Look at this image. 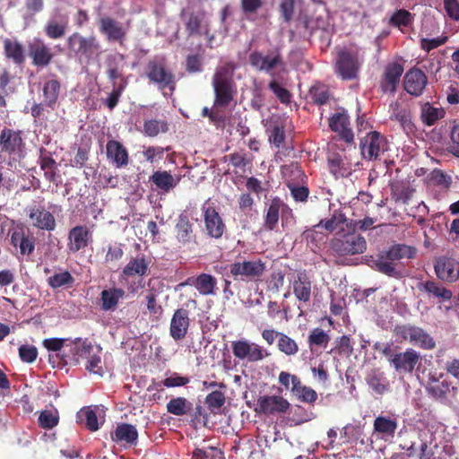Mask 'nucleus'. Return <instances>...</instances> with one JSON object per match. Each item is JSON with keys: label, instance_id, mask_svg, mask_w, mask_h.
I'll return each instance as SVG.
<instances>
[{"label": "nucleus", "instance_id": "nucleus-50", "mask_svg": "<svg viewBox=\"0 0 459 459\" xmlns=\"http://www.w3.org/2000/svg\"><path fill=\"white\" fill-rule=\"evenodd\" d=\"M414 15L405 9L396 10L389 19V24L403 31L404 27L413 23Z\"/></svg>", "mask_w": 459, "mask_h": 459}, {"label": "nucleus", "instance_id": "nucleus-31", "mask_svg": "<svg viewBox=\"0 0 459 459\" xmlns=\"http://www.w3.org/2000/svg\"><path fill=\"white\" fill-rule=\"evenodd\" d=\"M106 154L117 168L127 166L129 162L128 152L126 147L118 141L109 140L106 145Z\"/></svg>", "mask_w": 459, "mask_h": 459}, {"label": "nucleus", "instance_id": "nucleus-1", "mask_svg": "<svg viewBox=\"0 0 459 459\" xmlns=\"http://www.w3.org/2000/svg\"><path fill=\"white\" fill-rule=\"evenodd\" d=\"M380 351L394 369L401 375L412 374L421 364V356L417 351L408 348L402 351L401 347L393 342L383 343Z\"/></svg>", "mask_w": 459, "mask_h": 459}, {"label": "nucleus", "instance_id": "nucleus-40", "mask_svg": "<svg viewBox=\"0 0 459 459\" xmlns=\"http://www.w3.org/2000/svg\"><path fill=\"white\" fill-rule=\"evenodd\" d=\"M60 82L56 80H48L43 85V104L54 109L60 93Z\"/></svg>", "mask_w": 459, "mask_h": 459}, {"label": "nucleus", "instance_id": "nucleus-57", "mask_svg": "<svg viewBox=\"0 0 459 459\" xmlns=\"http://www.w3.org/2000/svg\"><path fill=\"white\" fill-rule=\"evenodd\" d=\"M269 143L277 149L283 147L285 143V128L282 125H273L269 130Z\"/></svg>", "mask_w": 459, "mask_h": 459}, {"label": "nucleus", "instance_id": "nucleus-15", "mask_svg": "<svg viewBox=\"0 0 459 459\" xmlns=\"http://www.w3.org/2000/svg\"><path fill=\"white\" fill-rule=\"evenodd\" d=\"M24 149L22 131L4 127L0 133V152L9 156L21 154Z\"/></svg>", "mask_w": 459, "mask_h": 459}, {"label": "nucleus", "instance_id": "nucleus-59", "mask_svg": "<svg viewBox=\"0 0 459 459\" xmlns=\"http://www.w3.org/2000/svg\"><path fill=\"white\" fill-rule=\"evenodd\" d=\"M297 389V391H293L292 394L299 401L307 403H314L317 400L316 392L309 386L303 385L301 381Z\"/></svg>", "mask_w": 459, "mask_h": 459}, {"label": "nucleus", "instance_id": "nucleus-48", "mask_svg": "<svg viewBox=\"0 0 459 459\" xmlns=\"http://www.w3.org/2000/svg\"><path fill=\"white\" fill-rule=\"evenodd\" d=\"M150 180L164 192H169L177 185L176 180L169 171H155Z\"/></svg>", "mask_w": 459, "mask_h": 459}, {"label": "nucleus", "instance_id": "nucleus-20", "mask_svg": "<svg viewBox=\"0 0 459 459\" xmlns=\"http://www.w3.org/2000/svg\"><path fill=\"white\" fill-rule=\"evenodd\" d=\"M249 63L255 69L273 75V70L283 65V59L279 52L264 56L259 51H253L249 55Z\"/></svg>", "mask_w": 459, "mask_h": 459}, {"label": "nucleus", "instance_id": "nucleus-9", "mask_svg": "<svg viewBox=\"0 0 459 459\" xmlns=\"http://www.w3.org/2000/svg\"><path fill=\"white\" fill-rule=\"evenodd\" d=\"M231 349L236 359L251 363L261 361L270 355L264 347L247 339L231 342Z\"/></svg>", "mask_w": 459, "mask_h": 459}, {"label": "nucleus", "instance_id": "nucleus-28", "mask_svg": "<svg viewBox=\"0 0 459 459\" xmlns=\"http://www.w3.org/2000/svg\"><path fill=\"white\" fill-rule=\"evenodd\" d=\"M280 211L282 213L285 212H291V209L280 197H274L272 199L264 215V227L265 230L272 231L277 228Z\"/></svg>", "mask_w": 459, "mask_h": 459}, {"label": "nucleus", "instance_id": "nucleus-47", "mask_svg": "<svg viewBox=\"0 0 459 459\" xmlns=\"http://www.w3.org/2000/svg\"><path fill=\"white\" fill-rule=\"evenodd\" d=\"M216 284V279L208 273L199 274L194 281V285L196 290L204 296L214 294Z\"/></svg>", "mask_w": 459, "mask_h": 459}, {"label": "nucleus", "instance_id": "nucleus-46", "mask_svg": "<svg viewBox=\"0 0 459 459\" xmlns=\"http://www.w3.org/2000/svg\"><path fill=\"white\" fill-rule=\"evenodd\" d=\"M411 342L424 350H432L436 346L435 340L421 327L414 325Z\"/></svg>", "mask_w": 459, "mask_h": 459}, {"label": "nucleus", "instance_id": "nucleus-56", "mask_svg": "<svg viewBox=\"0 0 459 459\" xmlns=\"http://www.w3.org/2000/svg\"><path fill=\"white\" fill-rule=\"evenodd\" d=\"M74 282V278L68 271L55 273L48 279V283L52 289H58L63 286H71Z\"/></svg>", "mask_w": 459, "mask_h": 459}, {"label": "nucleus", "instance_id": "nucleus-12", "mask_svg": "<svg viewBox=\"0 0 459 459\" xmlns=\"http://www.w3.org/2000/svg\"><path fill=\"white\" fill-rule=\"evenodd\" d=\"M444 374L437 372H430L427 381L426 390L429 396L437 401H446L448 394L452 390H455V387L452 385V383L443 378Z\"/></svg>", "mask_w": 459, "mask_h": 459}, {"label": "nucleus", "instance_id": "nucleus-2", "mask_svg": "<svg viewBox=\"0 0 459 459\" xmlns=\"http://www.w3.org/2000/svg\"><path fill=\"white\" fill-rule=\"evenodd\" d=\"M234 70L233 63H227L216 69L212 76L215 107L226 108L233 100L236 92L233 80Z\"/></svg>", "mask_w": 459, "mask_h": 459}, {"label": "nucleus", "instance_id": "nucleus-41", "mask_svg": "<svg viewBox=\"0 0 459 459\" xmlns=\"http://www.w3.org/2000/svg\"><path fill=\"white\" fill-rule=\"evenodd\" d=\"M328 169L332 175L337 178H345L351 174L350 164L339 154H333L328 158Z\"/></svg>", "mask_w": 459, "mask_h": 459}, {"label": "nucleus", "instance_id": "nucleus-3", "mask_svg": "<svg viewBox=\"0 0 459 459\" xmlns=\"http://www.w3.org/2000/svg\"><path fill=\"white\" fill-rule=\"evenodd\" d=\"M415 254V248L405 244H395L378 255L375 261L376 269L389 277L401 278L403 273L398 269L399 261L413 258Z\"/></svg>", "mask_w": 459, "mask_h": 459}, {"label": "nucleus", "instance_id": "nucleus-32", "mask_svg": "<svg viewBox=\"0 0 459 459\" xmlns=\"http://www.w3.org/2000/svg\"><path fill=\"white\" fill-rule=\"evenodd\" d=\"M293 294L299 302L307 303L311 299L312 282L304 273H299L292 283Z\"/></svg>", "mask_w": 459, "mask_h": 459}, {"label": "nucleus", "instance_id": "nucleus-21", "mask_svg": "<svg viewBox=\"0 0 459 459\" xmlns=\"http://www.w3.org/2000/svg\"><path fill=\"white\" fill-rule=\"evenodd\" d=\"M92 242V233L85 225H78L68 232L67 247L71 253L85 249Z\"/></svg>", "mask_w": 459, "mask_h": 459}, {"label": "nucleus", "instance_id": "nucleus-64", "mask_svg": "<svg viewBox=\"0 0 459 459\" xmlns=\"http://www.w3.org/2000/svg\"><path fill=\"white\" fill-rule=\"evenodd\" d=\"M202 18L200 15L190 13L185 20L186 30L189 36L199 34Z\"/></svg>", "mask_w": 459, "mask_h": 459}, {"label": "nucleus", "instance_id": "nucleus-63", "mask_svg": "<svg viewBox=\"0 0 459 459\" xmlns=\"http://www.w3.org/2000/svg\"><path fill=\"white\" fill-rule=\"evenodd\" d=\"M268 87L281 103L289 104L290 102L291 93L290 92V91L282 87L275 80L270 82Z\"/></svg>", "mask_w": 459, "mask_h": 459}, {"label": "nucleus", "instance_id": "nucleus-19", "mask_svg": "<svg viewBox=\"0 0 459 459\" xmlns=\"http://www.w3.org/2000/svg\"><path fill=\"white\" fill-rule=\"evenodd\" d=\"M189 310L179 307L172 315L169 325V335L178 342L186 338L190 327Z\"/></svg>", "mask_w": 459, "mask_h": 459}, {"label": "nucleus", "instance_id": "nucleus-8", "mask_svg": "<svg viewBox=\"0 0 459 459\" xmlns=\"http://www.w3.org/2000/svg\"><path fill=\"white\" fill-rule=\"evenodd\" d=\"M266 271V264L260 258L243 262H235L230 265V273L235 280L257 281Z\"/></svg>", "mask_w": 459, "mask_h": 459}, {"label": "nucleus", "instance_id": "nucleus-23", "mask_svg": "<svg viewBox=\"0 0 459 459\" xmlns=\"http://www.w3.org/2000/svg\"><path fill=\"white\" fill-rule=\"evenodd\" d=\"M329 127L333 132L338 134L340 139L347 143L353 142L354 134L351 128L350 117L344 110L334 113L329 118Z\"/></svg>", "mask_w": 459, "mask_h": 459}, {"label": "nucleus", "instance_id": "nucleus-18", "mask_svg": "<svg viewBox=\"0 0 459 459\" xmlns=\"http://www.w3.org/2000/svg\"><path fill=\"white\" fill-rule=\"evenodd\" d=\"M26 211L34 228L46 231H53L56 229L55 216L43 206H29Z\"/></svg>", "mask_w": 459, "mask_h": 459}, {"label": "nucleus", "instance_id": "nucleus-44", "mask_svg": "<svg viewBox=\"0 0 459 459\" xmlns=\"http://www.w3.org/2000/svg\"><path fill=\"white\" fill-rule=\"evenodd\" d=\"M281 174L285 179L286 186L289 183L299 184L303 182L306 175L301 169V166L297 162H291L288 165L281 167Z\"/></svg>", "mask_w": 459, "mask_h": 459}, {"label": "nucleus", "instance_id": "nucleus-49", "mask_svg": "<svg viewBox=\"0 0 459 459\" xmlns=\"http://www.w3.org/2000/svg\"><path fill=\"white\" fill-rule=\"evenodd\" d=\"M77 421L91 431L99 429V422L96 412L91 407H84L77 412Z\"/></svg>", "mask_w": 459, "mask_h": 459}, {"label": "nucleus", "instance_id": "nucleus-11", "mask_svg": "<svg viewBox=\"0 0 459 459\" xmlns=\"http://www.w3.org/2000/svg\"><path fill=\"white\" fill-rule=\"evenodd\" d=\"M69 352L63 351L62 354H56L55 356H49V361H55L54 359H59V364L62 366L67 365L68 361H73L74 364H78L81 359H87L91 351H92V345L87 340L76 338L74 341L68 342Z\"/></svg>", "mask_w": 459, "mask_h": 459}, {"label": "nucleus", "instance_id": "nucleus-33", "mask_svg": "<svg viewBox=\"0 0 459 459\" xmlns=\"http://www.w3.org/2000/svg\"><path fill=\"white\" fill-rule=\"evenodd\" d=\"M190 382L189 377L181 376L177 372H167L166 377L160 381L152 380V385L148 388L156 391H162L164 387L174 388L186 385Z\"/></svg>", "mask_w": 459, "mask_h": 459}, {"label": "nucleus", "instance_id": "nucleus-17", "mask_svg": "<svg viewBox=\"0 0 459 459\" xmlns=\"http://www.w3.org/2000/svg\"><path fill=\"white\" fill-rule=\"evenodd\" d=\"M202 212L206 234L212 238H221L226 230V225L215 207L204 205Z\"/></svg>", "mask_w": 459, "mask_h": 459}, {"label": "nucleus", "instance_id": "nucleus-34", "mask_svg": "<svg viewBox=\"0 0 459 459\" xmlns=\"http://www.w3.org/2000/svg\"><path fill=\"white\" fill-rule=\"evenodd\" d=\"M149 261L144 255H138L130 259V261L123 268L122 273L126 277L135 275L144 276L149 271Z\"/></svg>", "mask_w": 459, "mask_h": 459}, {"label": "nucleus", "instance_id": "nucleus-42", "mask_svg": "<svg viewBox=\"0 0 459 459\" xmlns=\"http://www.w3.org/2000/svg\"><path fill=\"white\" fill-rule=\"evenodd\" d=\"M176 236L178 242L187 244L195 238L193 224L186 215H180L176 224Z\"/></svg>", "mask_w": 459, "mask_h": 459}, {"label": "nucleus", "instance_id": "nucleus-53", "mask_svg": "<svg viewBox=\"0 0 459 459\" xmlns=\"http://www.w3.org/2000/svg\"><path fill=\"white\" fill-rule=\"evenodd\" d=\"M190 407L191 403L185 397L173 398L167 403L168 412L176 416L185 415Z\"/></svg>", "mask_w": 459, "mask_h": 459}, {"label": "nucleus", "instance_id": "nucleus-39", "mask_svg": "<svg viewBox=\"0 0 459 459\" xmlns=\"http://www.w3.org/2000/svg\"><path fill=\"white\" fill-rule=\"evenodd\" d=\"M4 54L6 58L11 59L16 65H22L25 61L24 49L22 45L16 41L5 39L4 40Z\"/></svg>", "mask_w": 459, "mask_h": 459}, {"label": "nucleus", "instance_id": "nucleus-51", "mask_svg": "<svg viewBox=\"0 0 459 459\" xmlns=\"http://www.w3.org/2000/svg\"><path fill=\"white\" fill-rule=\"evenodd\" d=\"M311 101L317 105L323 106L326 104L330 99V91L328 87L323 83H315L308 92Z\"/></svg>", "mask_w": 459, "mask_h": 459}, {"label": "nucleus", "instance_id": "nucleus-5", "mask_svg": "<svg viewBox=\"0 0 459 459\" xmlns=\"http://www.w3.org/2000/svg\"><path fill=\"white\" fill-rule=\"evenodd\" d=\"M145 75L160 91L169 89L172 93L176 90L175 75L167 68L164 57L150 59L145 67Z\"/></svg>", "mask_w": 459, "mask_h": 459}, {"label": "nucleus", "instance_id": "nucleus-6", "mask_svg": "<svg viewBox=\"0 0 459 459\" xmlns=\"http://www.w3.org/2000/svg\"><path fill=\"white\" fill-rule=\"evenodd\" d=\"M10 243L16 254L30 257L36 247V238L22 223L17 224L9 230Z\"/></svg>", "mask_w": 459, "mask_h": 459}, {"label": "nucleus", "instance_id": "nucleus-35", "mask_svg": "<svg viewBox=\"0 0 459 459\" xmlns=\"http://www.w3.org/2000/svg\"><path fill=\"white\" fill-rule=\"evenodd\" d=\"M125 295L126 291L121 288L114 287L103 290L100 293L102 310L114 311Z\"/></svg>", "mask_w": 459, "mask_h": 459}, {"label": "nucleus", "instance_id": "nucleus-62", "mask_svg": "<svg viewBox=\"0 0 459 459\" xmlns=\"http://www.w3.org/2000/svg\"><path fill=\"white\" fill-rule=\"evenodd\" d=\"M18 187V181L15 177H4L0 167V195L6 196Z\"/></svg>", "mask_w": 459, "mask_h": 459}, {"label": "nucleus", "instance_id": "nucleus-26", "mask_svg": "<svg viewBox=\"0 0 459 459\" xmlns=\"http://www.w3.org/2000/svg\"><path fill=\"white\" fill-rule=\"evenodd\" d=\"M68 26V14L56 13L47 22L44 27V32L48 39H58L65 35Z\"/></svg>", "mask_w": 459, "mask_h": 459}, {"label": "nucleus", "instance_id": "nucleus-61", "mask_svg": "<svg viewBox=\"0 0 459 459\" xmlns=\"http://www.w3.org/2000/svg\"><path fill=\"white\" fill-rule=\"evenodd\" d=\"M288 189L290 192L292 198L299 203H306L309 195V189L307 186H300L296 183H289Z\"/></svg>", "mask_w": 459, "mask_h": 459}, {"label": "nucleus", "instance_id": "nucleus-29", "mask_svg": "<svg viewBox=\"0 0 459 459\" xmlns=\"http://www.w3.org/2000/svg\"><path fill=\"white\" fill-rule=\"evenodd\" d=\"M316 227H323L330 232L335 231V236L346 230H354L353 221H349L340 211H335L328 220H321Z\"/></svg>", "mask_w": 459, "mask_h": 459}, {"label": "nucleus", "instance_id": "nucleus-55", "mask_svg": "<svg viewBox=\"0 0 459 459\" xmlns=\"http://www.w3.org/2000/svg\"><path fill=\"white\" fill-rule=\"evenodd\" d=\"M277 348L287 356H293L299 352V345L296 341L284 333L281 334L278 340Z\"/></svg>", "mask_w": 459, "mask_h": 459}, {"label": "nucleus", "instance_id": "nucleus-10", "mask_svg": "<svg viewBox=\"0 0 459 459\" xmlns=\"http://www.w3.org/2000/svg\"><path fill=\"white\" fill-rule=\"evenodd\" d=\"M361 61L357 51L342 50L335 63L336 73L342 80L351 81L358 77Z\"/></svg>", "mask_w": 459, "mask_h": 459}, {"label": "nucleus", "instance_id": "nucleus-4", "mask_svg": "<svg viewBox=\"0 0 459 459\" xmlns=\"http://www.w3.org/2000/svg\"><path fill=\"white\" fill-rule=\"evenodd\" d=\"M330 249L337 256L355 255L366 251L367 242L365 238L357 234L354 230H346L331 239Z\"/></svg>", "mask_w": 459, "mask_h": 459}, {"label": "nucleus", "instance_id": "nucleus-37", "mask_svg": "<svg viewBox=\"0 0 459 459\" xmlns=\"http://www.w3.org/2000/svg\"><path fill=\"white\" fill-rule=\"evenodd\" d=\"M111 438L116 443L126 442L132 446L136 444L138 432L134 426L128 423H122L118 425L115 432L111 434Z\"/></svg>", "mask_w": 459, "mask_h": 459}, {"label": "nucleus", "instance_id": "nucleus-16", "mask_svg": "<svg viewBox=\"0 0 459 459\" xmlns=\"http://www.w3.org/2000/svg\"><path fill=\"white\" fill-rule=\"evenodd\" d=\"M28 50L32 65L39 68L50 65L55 56L52 49L39 38L29 42Z\"/></svg>", "mask_w": 459, "mask_h": 459}, {"label": "nucleus", "instance_id": "nucleus-24", "mask_svg": "<svg viewBox=\"0 0 459 459\" xmlns=\"http://www.w3.org/2000/svg\"><path fill=\"white\" fill-rule=\"evenodd\" d=\"M428 83L426 74L419 68L410 69L404 76V90L411 95L419 97L423 93Z\"/></svg>", "mask_w": 459, "mask_h": 459}, {"label": "nucleus", "instance_id": "nucleus-14", "mask_svg": "<svg viewBox=\"0 0 459 459\" xmlns=\"http://www.w3.org/2000/svg\"><path fill=\"white\" fill-rule=\"evenodd\" d=\"M435 273L442 281L455 282L459 279V261L452 256L442 255L436 259Z\"/></svg>", "mask_w": 459, "mask_h": 459}, {"label": "nucleus", "instance_id": "nucleus-27", "mask_svg": "<svg viewBox=\"0 0 459 459\" xmlns=\"http://www.w3.org/2000/svg\"><path fill=\"white\" fill-rule=\"evenodd\" d=\"M99 26L100 33L105 35L108 41L121 42L126 38V30L120 22L111 17H101L99 20Z\"/></svg>", "mask_w": 459, "mask_h": 459}, {"label": "nucleus", "instance_id": "nucleus-58", "mask_svg": "<svg viewBox=\"0 0 459 459\" xmlns=\"http://www.w3.org/2000/svg\"><path fill=\"white\" fill-rule=\"evenodd\" d=\"M59 421L58 412L56 411L45 410L39 416V425L45 429L55 428Z\"/></svg>", "mask_w": 459, "mask_h": 459}, {"label": "nucleus", "instance_id": "nucleus-13", "mask_svg": "<svg viewBox=\"0 0 459 459\" xmlns=\"http://www.w3.org/2000/svg\"><path fill=\"white\" fill-rule=\"evenodd\" d=\"M360 149L364 159L377 160L385 151L386 142L380 133L371 131L361 139Z\"/></svg>", "mask_w": 459, "mask_h": 459}, {"label": "nucleus", "instance_id": "nucleus-52", "mask_svg": "<svg viewBox=\"0 0 459 459\" xmlns=\"http://www.w3.org/2000/svg\"><path fill=\"white\" fill-rule=\"evenodd\" d=\"M169 125L165 120L150 119L143 124V133L149 137H155L160 133H166Z\"/></svg>", "mask_w": 459, "mask_h": 459}, {"label": "nucleus", "instance_id": "nucleus-54", "mask_svg": "<svg viewBox=\"0 0 459 459\" xmlns=\"http://www.w3.org/2000/svg\"><path fill=\"white\" fill-rule=\"evenodd\" d=\"M330 341V336L320 327L312 329L307 337V343L312 349L314 346L325 348Z\"/></svg>", "mask_w": 459, "mask_h": 459}, {"label": "nucleus", "instance_id": "nucleus-45", "mask_svg": "<svg viewBox=\"0 0 459 459\" xmlns=\"http://www.w3.org/2000/svg\"><path fill=\"white\" fill-rule=\"evenodd\" d=\"M390 118L399 122L403 129L407 133L412 132L414 130V125L411 121V115L410 110L407 108H401L397 101L394 103L393 113Z\"/></svg>", "mask_w": 459, "mask_h": 459}, {"label": "nucleus", "instance_id": "nucleus-25", "mask_svg": "<svg viewBox=\"0 0 459 459\" xmlns=\"http://www.w3.org/2000/svg\"><path fill=\"white\" fill-rule=\"evenodd\" d=\"M403 73L402 65L396 62L387 64L380 82L382 91L394 93Z\"/></svg>", "mask_w": 459, "mask_h": 459}, {"label": "nucleus", "instance_id": "nucleus-38", "mask_svg": "<svg viewBox=\"0 0 459 459\" xmlns=\"http://www.w3.org/2000/svg\"><path fill=\"white\" fill-rule=\"evenodd\" d=\"M419 290L427 292L429 296L439 299L442 301L450 300L453 293L441 283L435 281H426L419 284Z\"/></svg>", "mask_w": 459, "mask_h": 459}, {"label": "nucleus", "instance_id": "nucleus-60", "mask_svg": "<svg viewBox=\"0 0 459 459\" xmlns=\"http://www.w3.org/2000/svg\"><path fill=\"white\" fill-rule=\"evenodd\" d=\"M279 383L286 389L290 390L291 393L293 391H297L299 386L300 378L296 375H291L289 372L281 371L279 374L278 377Z\"/></svg>", "mask_w": 459, "mask_h": 459}, {"label": "nucleus", "instance_id": "nucleus-22", "mask_svg": "<svg viewBox=\"0 0 459 459\" xmlns=\"http://www.w3.org/2000/svg\"><path fill=\"white\" fill-rule=\"evenodd\" d=\"M255 411L264 414L285 413L290 407V403L279 395H264L257 399Z\"/></svg>", "mask_w": 459, "mask_h": 459}, {"label": "nucleus", "instance_id": "nucleus-30", "mask_svg": "<svg viewBox=\"0 0 459 459\" xmlns=\"http://www.w3.org/2000/svg\"><path fill=\"white\" fill-rule=\"evenodd\" d=\"M398 427V421L394 417L379 415L373 422L374 433L382 439L393 438Z\"/></svg>", "mask_w": 459, "mask_h": 459}, {"label": "nucleus", "instance_id": "nucleus-36", "mask_svg": "<svg viewBox=\"0 0 459 459\" xmlns=\"http://www.w3.org/2000/svg\"><path fill=\"white\" fill-rule=\"evenodd\" d=\"M369 387L377 394H384L390 390V383L385 372L373 369L366 377Z\"/></svg>", "mask_w": 459, "mask_h": 459}, {"label": "nucleus", "instance_id": "nucleus-43", "mask_svg": "<svg viewBox=\"0 0 459 459\" xmlns=\"http://www.w3.org/2000/svg\"><path fill=\"white\" fill-rule=\"evenodd\" d=\"M445 115L446 111L444 108L433 107L429 102H426L421 106L420 117L426 126H434Z\"/></svg>", "mask_w": 459, "mask_h": 459}, {"label": "nucleus", "instance_id": "nucleus-7", "mask_svg": "<svg viewBox=\"0 0 459 459\" xmlns=\"http://www.w3.org/2000/svg\"><path fill=\"white\" fill-rule=\"evenodd\" d=\"M67 47L76 56L83 58L87 62L91 60L100 48L96 37L86 38L79 32H74L68 37Z\"/></svg>", "mask_w": 459, "mask_h": 459}]
</instances>
